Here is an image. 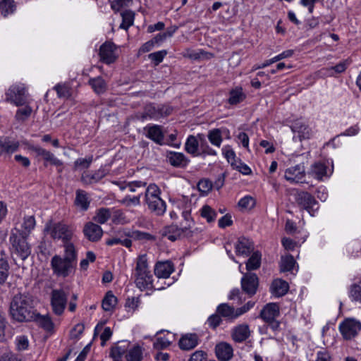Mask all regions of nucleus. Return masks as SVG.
Segmentation results:
<instances>
[{
    "label": "nucleus",
    "mask_w": 361,
    "mask_h": 361,
    "mask_svg": "<svg viewBox=\"0 0 361 361\" xmlns=\"http://www.w3.org/2000/svg\"><path fill=\"white\" fill-rule=\"evenodd\" d=\"M110 216L111 212L109 209L101 208L97 211L93 219L97 224H103L109 219Z\"/></svg>",
    "instance_id": "45"
},
{
    "label": "nucleus",
    "mask_w": 361,
    "mask_h": 361,
    "mask_svg": "<svg viewBox=\"0 0 361 361\" xmlns=\"http://www.w3.org/2000/svg\"><path fill=\"white\" fill-rule=\"evenodd\" d=\"M35 226V219L34 216H27L24 217L22 224V230L20 232L25 235H29Z\"/></svg>",
    "instance_id": "38"
},
{
    "label": "nucleus",
    "mask_w": 361,
    "mask_h": 361,
    "mask_svg": "<svg viewBox=\"0 0 361 361\" xmlns=\"http://www.w3.org/2000/svg\"><path fill=\"white\" fill-rule=\"evenodd\" d=\"M289 288L288 283L282 279L274 280L271 286V292L276 297H281L286 294Z\"/></svg>",
    "instance_id": "29"
},
{
    "label": "nucleus",
    "mask_w": 361,
    "mask_h": 361,
    "mask_svg": "<svg viewBox=\"0 0 361 361\" xmlns=\"http://www.w3.org/2000/svg\"><path fill=\"white\" fill-rule=\"evenodd\" d=\"M122 23L120 28L127 30L134 22L135 13L132 11H125L121 13Z\"/></svg>",
    "instance_id": "40"
},
{
    "label": "nucleus",
    "mask_w": 361,
    "mask_h": 361,
    "mask_svg": "<svg viewBox=\"0 0 361 361\" xmlns=\"http://www.w3.org/2000/svg\"><path fill=\"white\" fill-rule=\"evenodd\" d=\"M197 137L200 139V149L202 151V154H207V155H211V156H215L216 155V152L211 148L208 144L207 143V141L204 138V136L202 134H198Z\"/></svg>",
    "instance_id": "50"
},
{
    "label": "nucleus",
    "mask_w": 361,
    "mask_h": 361,
    "mask_svg": "<svg viewBox=\"0 0 361 361\" xmlns=\"http://www.w3.org/2000/svg\"><path fill=\"white\" fill-rule=\"evenodd\" d=\"M5 100L14 104L16 106H22L25 103V88L23 85H13L6 92Z\"/></svg>",
    "instance_id": "10"
},
{
    "label": "nucleus",
    "mask_w": 361,
    "mask_h": 361,
    "mask_svg": "<svg viewBox=\"0 0 361 361\" xmlns=\"http://www.w3.org/2000/svg\"><path fill=\"white\" fill-rule=\"evenodd\" d=\"M279 314V306L274 302L266 305L260 312V317L265 322L276 319Z\"/></svg>",
    "instance_id": "21"
},
{
    "label": "nucleus",
    "mask_w": 361,
    "mask_h": 361,
    "mask_svg": "<svg viewBox=\"0 0 361 361\" xmlns=\"http://www.w3.org/2000/svg\"><path fill=\"white\" fill-rule=\"evenodd\" d=\"M59 97L68 98L71 95V90L67 84H57L54 87Z\"/></svg>",
    "instance_id": "52"
},
{
    "label": "nucleus",
    "mask_w": 361,
    "mask_h": 361,
    "mask_svg": "<svg viewBox=\"0 0 361 361\" xmlns=\"http://www.w3.org/2000/svg\"><path fill=\"white\" fill-rule=\"evenodd\" d=\"M216 312L221 317L233 319L234 307L226 303L219 305L217 307Z\"/></svg>",
    "instance_id": "44"
},
{
    "label": "nucleus",
    "mask_w": 361,
    "mask_h": 361,
    "mask_svg": "<svg viewBox=\"0 0 361 361\" xmlns=\"http://www.w3.org/2000/svg\"><path fill=\"white\" fill-rule=\"evenodd\" d=\"M259 285V279L255 274H245L241 279L243 290L250 296L254 295Z\"/></svg>",
    "instance_id": "13"
},
{
    "label": "nucleus",
    "mask_w": 361,
    "mask_h": 361,
    "mask_svg": "<svg viewBox=\"0 0 361 361\" xmlns=\"http://www.w3.org/2000/svg\"><path fill=\"white\" fill-rule=\"evenodd\" d=\"M32 110L30 106H26L17 110L16 114V119L18 121H24L27 120L31 115Z\"/></svg>",
    "instance_id": "53"
},
{
    "label": "nucleus",
    "mask_w": 361,
    "mask_h": 361,
    "mask_svg": "<svg viewBox=\"0 0 361 361\" xmlns=\"http://www.w3.org/2000/svg\"><path fill=\"white\" fill-rule=\"evenodd\" d=\"M261 264V254L255 252L246 263V268L248 271L257 269Z\"/></svg>",
    "instance_id": "43"
},
{
    "label": "nucleus",
    "mask_w": 361,
    "mask_h": 361,
    "mask_svg": "<svg viewBox=\"0 0 361 361\" xmlns=\"http://www.w3.org/2000/svg\"><path fill=\"white\" fill-rule=\"evenodd\" d=\"M207 137L212 145L220 147L223 141L221 131L219 128H214L208 132Z\"/></svg>",
    "instance_id": "39"
},
{
    "label": "nucleus",
    "mask_w": 361,
    "mask_h": 361,
    "mask_svg": "<svg viewBox=\"0 0 361 361\" xmlns=\"http://www.w3.org/2000/svg\"><path fill=\"white\" fill-rule=\"evenodd\" d=\"M255 204V200L250 196H245L238 202V206L243 209H251Z\"/></svg>",
    "instance_id": "58"
},
{
    "label": "nucleus",
    "mask_w": 361,
    "mask_h": 361,
    "mask_svg": "<svg viewBox=\"0 0 361 361\" xmlns=\"http://www.w3.org/2000/svg\"><path fill=\"white\" fill-rule=\"evenodd\" d=\"M133 274L135 283L139 289L143 290L153 288V276L149 269L146 255H141L137 258Z\"/></svg>",
    "instance_id": "3"
},
{
    "label": "nucleus",
    "mask_w": 361,
    "mask_h": 361,
    "mask_svg": "<svg viewBox=\"0 0 361 361\" xmlns=\"http://www.w3.org/2000/svg\"><path fill=\"white\" fill-rule=\"evenodd\" d=\"M222 152L227 161L231 163L232 166H233L237 161L235 160V152L231 148L230 146H225L222 149Z\"/></svg>",
    "instance_id": "56"
},
{
    "label": "nucleus",
    "mask_w": 361,
    "mask_h": 361,
    "mask_svg": "<svg viewBox=\"0 0 361 361\" xmlns=\"http://www.w3.org/2000/svg\"><path fill=\"white\" fill-rule=\"evenodd\" d=\"M231 338L236 343H243L250 336L249 325L241 324L233 327L231 330Z\"/></svg>",
    "instance_id": "18"
},
{
    "label": "nucleus",
    "mask_w": 361,
    "mask_h": 361,
    "mask_svg": "<svg viewBox=\"0 0 361 361\" xmlns=\"http://www.w3.org/2000/svg\"><path fill=\"white\" fill-rule=\"evenodd\" d=\"M8 258V255L5 251H1V255H0V284L4 283L8 276L9 265Z\"/></svg>",
    "instance_id": "33"
},
{
    "label": "nucleus",
    "mask_w": 361,
    "mask_h": 361,
    "mask_svg": "<svg viewBox=\"0 0 361 361\" xmlns=\"http://www.w3.org/2000/svg\"><path fill=\"white\" fill-rule=\"evenodd\" d=\"M31 149L37 156H41L44 161L49 162L52 165L59 166L63 164L61 160L58 159L51 152L45 149L38 146L32 147Z\"/></svg>",
    "instance_id": "27"
},
{
    "label": "nucleus",
    "mask_w": 361,
    "mask_h": 361,
    "mask_svg": "<svg viewBox=\"0 0 361 361\" xmlns=\"http://www.w3.org/2000/svg\"><path fill=\"white\" fill-rule=\"evenodd\" d=\"M173 271V264L169 261L157 262L154 267V274L158 278H169Z\"/></svg>",
    "instance_id": "23"
},
{
    "label": "nucleus",
    "mask_w": 361,
    "mask_h": 361,
    "mask_svg": "<svg viewBox=\"0 0 361 361\" xmlns=\"http://www.w3.org/2000/svg\"><path fill=\"white\" fill-rule=\"evenodd\" d=\"M133 0H114L111 3V8L115 11H118L121 8L128 6Z\"/></svg>",
    "instance_id": "61"
},
{
    "label": "nucleus",
    "mask_w": 361,
    "mask_h": 361,
    "mask_svg": "<svg viewBox=\"0 0 361 361\" xmlns=\"http://www.w3.org/2000/svg\"><path fill=\"white\" fill-rule=\"evenodd\" d=\"M106 175V172L104 169H99L94 172H84L81 176L82 183L87 185L96 183L102 180Z\"/></svg>",
    "instance_id": "24"
},
{
    "label": "nucleus",
    "mask_w": 361,
    "mask_h": 361,
    "mask_svg": "<svg viewBox=\"0 0 361 361\" xmlns=\"http://www.w3.org/2000/svg\"><path fill=\"white\" fill-rule=\"evenodd\" d=\"M290 128L292 131L298 135L297 136L300 141L303 139H309L312 135L311 129L308 125L301 119L295 121Z\"/></svg>",
    "instance_id": "17"
},
{
    "label": "nucleus",
    "mask_w": 361,
    "mask_h": 361,
    "mask_svg": "<svg viewBox=\"0 0 361 361\" xmlns=\"http://www.w3.org/2000/svg\"><path fill=\"white\" fill-rule=\"evenodd\" d=\"M16 8L13 0H2L0 2V12L4 16L12 13Z\"/></svg>",
    "instance_id": "48"
},
{
    "label": "nucleus",
    "mask_w": 361,
    "mask_h": 361,
    "mask_svg": "<svg viewBox=\"0 0 361 361\" xmlns=\"http://www.w3.org/2000/svg\"><path fill=\"white\" fill-rule=\"evenodd\" d=\"M68 294L62 288L53 289L51 293L50 303L53 312L61 315L67 305Z\"/></svg>",
    "instance_id": "7"
},
{
    "label": "nucleus",
    "mask_w": 361,
    "mask_h": 361,
    "mask_svg": "<svg viewBox=\"0 0 361 361\" xmlns=\"http://www.w3.org/2000/svg\"><path fill=\"white\" fill-rule=\"evenodd\" d=\"M161 234L163 237L167 238L172 242L180 239L183 236H188L190 235L188 233L185 232L181 226L178 227L176 225H171L164 227L161 231Z\"/></svg>",
    "instance_id": "16"
},
{
    "label": "nucleus",
    "mask_w": 361,
    "mask_h": 361,
    "mask_svg": "<svg viewBox=\"0 0 361 361\" xmlns=\"http://www.w3.org/2000/svg\"><path fill=\"white\" fill-rule=\"evenodd\" d=\"M253 249L252 243L245 237L240 238L235 244V252L238 255L248 256Z\"/></svg>",
    "instance_id": "26"
},
{
    "label": "nucleus",
    "mask_w": 361,
    "mask_h": 361,
    "mask_svg": "<svg viewBox=\"0 0 361 361\" xmlns=\"http://www.w3.org/2000/svg\"><path fill=\"white\" fill-rule=\"evenodd\" d=\"M83 233L85 236L92 242L99 241L103 235V231L100 226L93 222L85 224Z\"/></svg>",
    "instance_id": "15"
},
{
    "label": "nucleus",
    "mask_w": 361,
    "mask_h": 361,
    "mask_svg": "<svg viewBox=\"0 0 361 361\" xmlns=\"http://www.w3.org/2000/svg\"><path fill=\"white\" fill-rule=\"evenodd\" d=\"M90 202L91 198L86 191L81 189H78L75 191L74 204L80 211H87L90 207Z\"/></svg>",
    "instance_id": "20"
},
{
    "label": "nucleus",
    "mask_w": 361,
    "mask_h": 361,
    "mask_svg": "<svg viewBox=\"0 0 361 361\" xmlns=\"http://www.w3.org/2000/svg\"><path fill=\"white\" fill-rule=\"evenodd\" d=\"M207 355L202 350H197L192 354L188 361H206Z\"/></svg>",
    "instance_id": "63"
},
{
    "label": "nucleus",
    "mask_w": 361,
    "mask_h": 361,
    "mask_svg": "<svg viewBox=\"0 0 361 361\" xmlns=\"http://www.w3.org/2000/svg\"><path fill=\"white\" fill-rule=\"evenodd\" d=\"M125 353V348L121 346L112 347L110 351V356L114 361H121V357Z\"/></svg>",
    "instance_id": "55"
},
{
    "label": "nucleus",
    "mask_w": 361,
    "mask_h": 361,
    "mask_svg": "<svg viewBox=\"0 0 361 361\" xmlns=\"http://www.w3.org/2000/svg\"><path fill=\"white\" fill-rule=\"evenodd\" d=\"M295 263L294 257L290 255L281 257L280 269L283 272L290 271L293 269Z\"/></svg>",
    "instance_id": "46"
},
{
    "label": "nucleus",
    "mask_w": 361,
    "mask_h": 361,
    "mask_svg": "<svg viewBox=\"0 0 361 361\" xmlns=\"http://www.w3.org/2000/svg\"><path fill=\"white\" fill-rule=\"evenodd\" d=\"M143 130L146 132V136L154 142L159 145L163 142L164 135L161 126L158 125L147 126Z\"/></svg>",
    "instance_id": "22"
},
{
    "label": "nucleus",
    "mask_w": 361,
    "mask_h": 361,
    "mask_svg": "<svg viewBox=\"0 0 361 361\" xmlns=\"http://www.w3.org/2000/svg\"><path fill=\"white\" fill-rule=\"evenodd\" d=\"M221 322L222 319H221V317L219 314H212L207 319V323L209 326L212 329H216L218 326L221 324Z\"/></svg>",
    "instance_id": "62"
},
{
    "label": "nucleus",
    "mask_w": 361,
    "mask_h": 361,
    "mask_svg": "<svg viewBox=\"0 0 361 361\" xmlns=\"http://www.w3.org/2000/svg\"><path fill=\"white\" fill-rule=\"evenodd\" d=\"M18 147V142L12 141L8 137H0V154L3 153H13Z\"/></svg>",
    "instance_id": "30"
},
{
    "label": "nucleus",
    "mask_w": 361,
    "mask_h": 361,
    "mask_svg": "<svg viewBox=\"0 0 361 361\" xmlns=\"http://www.w3.org/2000/svg\"><path fill=\"white\" fill-rule=\"evenodd\" d=\"M32 321H35L38 326L44 329L47 331H51L54 329V323L49 315H41L37 312H35V317H33V319Z\"/></svg>",
    "instance_id": "31"
},
{
    "label": "nucleus",
    "mask_w": 361,
    "mask_h": 361,
    "mask_svg": "<svg viewBox=\"0 0 361 361\" xmlns=\"http://www.w3.org/2000/svg\"><path fill=\"white\" fill-rule=\"evenodd\" d=\"M198 336L196 334H187L183 335L179 341V347L184 350L195 348L198 344Z\"/></svg>",
    "instance_id": "25"
},
{
    "label": "nucleus",
    "mask_w": 361,
    "mask_h": 361,
    "mask_svg": "<svg viewBox=\"0 0 361 361\" xmlns=\"http://www.w3.org/2000/svg\"><path fill=\"white\" fill-rule=\"evenodd\" d=\"M197 188L202 194L207 195L212 190V183L209 180L202 179L198 182Z\"/></svg>",
    "instance_id": "54"
},
{
    "label": "nucleus",
    "mask_w": 361,
    "mask_h": 361,
    "mask_svg": "<svg viewBox=\"0 0 361 361\" xmlns=\"http://www.w3.org/2000/svg\"><path fill=\"white\" fill-rule=\"evenodd\" d=\"M117 303V298L114 295L111 291L106 293L104 298L102 300V308L104 311H111Z\"/></svg>",
    "instance_id": "37"
},
{
    "label": "nucleus",
    "mask_w": 361,
    "mask_h": 361,
    "mask_svg": "<svg viewBox=\"0 0 361 361\" xmlns=\"http://www.w3.org/2000/svg\"><path fill=\"white\" fill-rule=\"evenodd\" d=\"M327 166L322 162H316L311 166L308 174L314 178L321 180L324 176H326Z\"/></svg>",
    "instance_id": "32"
},
{
    "label": "nucleus",
    "mask_w": 361,
    "mask_h": 361,
    "mask_svg": "<svg viewBox=\"0 0 361 361\" xmlns=\"http://www.w3.org/2000/svg\"><path fill=\"white\" fill-rule=\"evenodd\" d=\"M166 54L167 51L166 50H161L150 54L149 58L154 62L155 65H158L163 61Z\"/></svg>",
    "instance_id": "59"
},
{
    "label": "nucleus",
    "mask_w": 361,
    "mask_h": 361,
    "mask_svg": "<svg viewBox=\"0 0 361 361\" xmlns=\"http://www.w3.org/2000/svg\"><path fill=\"white\" fill-rule=\"evenodd\" d=\"M88 82L97 94H103L106 91V83L102 77L90 78Z\"/></svg>",
    "instance_id": "35"
},
{
    "label": "nucleus",
    "mask_w": 361,
    "mask_h": 361,
    "mask_svg": "<svg viewBox=\"0 0 361 361\" xmlns=\"http://www.w3.org/2000/svg\"><path fill=\"white\" fill-rule=\"evenodd\" d=\"M166 158L169 162L176 167H185L189 161L185 156L180 152H169L166 155Z\"/></svg>",
    "instance_id": "28"
},
{
    "label": "nucleus",
    "mask_w": 361,
    "mask_h": 361,
    "mask_svg": "<svg viewBox=\"0 0 361 361\" xmlns=\"http://www.w3.org/2000/svg\"><path fill=\"white\" fill-rule=\"evenodd\" d=\"M28 236L21 233L18 228H14L11 230L10 243L22 260L27 259L31 253L30 246L27 242Z\"/></svg>",
    "instance_id": "6"
},
{
    "label": "nucleus",
    "mask_w": 361,
    "mask_h": 361,
    "mask_svg": "<svg viewBox=\"0 0 361 361\" xmlns=\"http://www.w3.org/2000/svg\"><path fill=\"white\" fill-rule=\"evenodd\" d=\"M16 345L18 350H25L29 346V341L25 336H20L16 338Z\"/></svg>",
    "instance_id": "60"
},
{
    "label": "nucleus",
    "mask_w": 361,
    "mask_h": 361,
    "mask_svg": "<svg viewBox=\"0 0 361 361\" xmlns=\"http://www.w3.org/2000/svg\"><path fill=\"white\" fill-rule=\"evenodd\" d=\"M245 97L246 95L243 92L242 87H237L230 90L228 102L231 105H236L243 102Z\"/></svg>",
    "instance_id": "34"
},
{
    "label": "nucleus",
    "mask_w": 361,
    "mask_h": 361,
    "mask_svg": "<svg viewBox=\"0 0 361 361\" xmlns=\"http://www.w3.org/2000/svg\"><path fill=\"white\" fill-rule=\"evenodd\" d=\"M127 361H141L142 360V350L140 345H135L130 349L126 355Z\"/></svg>",
    "instance_id": "42"
},
{
    "label": "nucleus",
    "mask_w": 361,
    "mask_h": 361,
    "mask_svg": "<svg viewBox=\"0 0 361 361\" xmlns=\"http://www.w3.org/2000/svg\"><path fill=\"white\" fill-rule=\"evenodd\" d=\"M215 354L220 361H229L233 355V349L228 343L221 342L215 347Z\"/></svg>",
    "instance_id": "19"
},
{
    "label": "nucleus",
    "mask_w": 361,
    "mask_h": 361,
    "mask_svg": "<svg viewBox=\"0 0 361 361\" xmlns=\"http://www.w3.org/2000/svg\"><path fill=\"white\" fill-rule=\"evenodd\" d=\"M9 311L11 317L19 322H31L36 312L32 295L16 294L11 300Z\"/></svg>",
    "instance_id": "2"
},
{
    "label": "nucleus",
    "mask_w": 361,
    "mask_h": 361,
    "mask_svg": "<svg viewBox=\"0 0 361 361\" xmlns=\"http://www.w3.org/2000/svg\"><path fill=\"white\" fill-rule=\"evenodd\" d=\"M77 264V251L73 244L64 246L63 256L55 255L51 259L54 274L58 277L66 278L75 271Z\"/></svg>",
    "instance_id": "1"
},
{
    "label": "nucleus",
    "mask_w": 361,
    "mask_h": 361,
    "mask_svg": "<svg viewBox=\"0 0 361 361\" xmlns=\"http://www.w3.org/2000/svg\"><path fill=\"white\" fill-rule=\"evenodd\" d=\"M173 111V108L168 105H147L145 109L146 116L152 119H159L169 116Z\"/></svg>",
    "instance_id": "12"
},
{
    "label": "nucleus",
    "mask_w": 361,
    "mask_h": 361,
    "mask_svg": "<svg viewBox=\"0 0 361 361\" xmlns=\"http://www.w3.org/2000/svg\"><path fill=\"white\" fill-rule=\"evenodd\" d=\"M351 63V61L350 59H345L341 62H339L338 64H336L334 66H332L329 68H326V71L329 73L330 75H333V73H331L332 71L336 72V73H341L344 72L346 68L350 66Z\"/></svg>",
    "instance_id": "51"
},
{
    "label": "nucleus",
    "mask_w": 361,
    "mask_h": 361,
    "mask_svg": "<svg viewBox=\"0 0 361 361\" xmlns=\"http://www.w3.org/2000/svg\"><path fill=\"white\" fill-rule=\"evenodd\" d=\"M350 296L355 300H361V286L353 284L350 288Z\"/></svg>",
    "instance_id": "64"
},
{
    "label": "nucleus",
    "mask_w": 361,
    "mask_h": 361,
    "mask_svg": "<svg viewBox=\"0 0 361 361\" xmlns=\"http://www.w3.org/2000/svg\"><path fill=\"white\" fill-rule=\"evenodd\" d=\"M199 142L197 137L194 135L188 136L185 145V149L188 153L194 157L198 156L200 153L198 152Z\"/></svg>",
    "instance_id": "36"
},
{
    "label": "nucleus",
    "mask_w": 361,
    "mask_h": 361,
    "mask_svg": "<svg viewBox=\"0 0 361 361\" xmlns=\"http://www.w3.org/2000/svg\"><path fill=\"white\" fill-rule=\"evenodd\" d=\"M173 338V336L168 332L166 336H159L156 339V341L154 343L153 346L156 350H162L169 347L171 344V338Z\"/></svg>",
    "instance_id": "41"
},
{
    "label": "nucleus",
    "mask_w": 361,
    "mask_h": 361,
    "mask_svg": "<svg viewBox=\"0 0 361 361\" xmlns=\"http://www.w3.org/2000/svg\"><path fill=\"white\" fill-rule=\"evenodd\" d=\"M116 46L111 42H106L99 48L101 61L106 64L114 63L116 56L115 54Z\"/></svg>",
    "instance_id": "14"
},
{
    "label": "nucleus",
    "mask_w": 361,
    "mask_h": 361,
    "mask_svg": "<svg viewBox=\"0 0 361 361\" xmlns=\"http://www.w3.org/2000/svg\"><path fill=\"white\" fill-rule=\"evenodd\" d=\"M297 204L303 209H305L311 216H314V212L319 208L318 202L310 193L300 191L295 196Z\"/></svg>",
    "instance_id": "8"
},
{
    "label": "nucleus",
    "mask_w": 361,
    "mask_h": 361,
    "mask_svg": "<svg viewBox=\"0 0 361 361\" xmlns=\"http://www.w3.org/2000/svg\"><path fill=\"white\" fill-rule=\"evenodd\" d=\"M160 189L155 184H150L145 189V202L148 208L157 215H162L166 211V203L160 197Z\"/></svg>",
    "instance_id": "5"
},
{
    "label": "nucleus",
    "mask_w": 361,
    "mask_h": 361,
    "mask_svg": "<svg viewBox=\"0 0 361 361\" xmlns=\"http://www.w3.org/2000/svg\"><path fill=\"white\" fill-rule=\"evenodd\" d=\"M182 217L184 220V222L180 223V226L183 228L185 232L190 234V228L193 224V221L191 217V213L189 210H185L182 212Z\"/></svg>",
    "instance_id": "49"
},
{
    "label": "nucleus",
    "mask_w": 361,
    "mask_h": 361,
    "mask_svg": "<svg viewBox=\"0 0 361 361\" xmlns=\"http://www.w3.org/2000/svg\"><path fill=\"white\" fill-rule=\"evenodd\" d=\"M360 329L361 323L353 318H347L339 325L340 332L346 340L354 338Z\"/></svg>",
    "instance_id": "9"
},
{
    "label": "nucleus",
    "mask_w": 361,
    "mask_h": 361,
    "mask_svg": "<svg viewBox=\"0 0 361 361\" xmlns=\"http://www.w3.org/2000/svg\"><path fill=\"white\" fill-rule=\"evenodd\" d=\"M44 231L47 232L54 240H61L63 243V247L66 244H73L71 240L73 236L74 228L63 221H49L46 224Z\"/></svg>",
    "instance_id": "4"
},
{
    "label": "nucleus",
    "mask_w": 361,
    "mask_h": 361,
    "mask_svg": "<svg viewBox=\"0 0 361 361\" xmlns=\"http://www.w3.org/2000/svg\"><path fill=\"white\" fill-rule=\"evenodd\" d=\"M306 173L304 164L301 163L294 166H290L285 171L284 178L290 183H305Z\"/></svg>",
    "instance_id": "11"
},
{
    "label": "nucleus",
    "mask_w": 361,
    "mask_h": 361,
    "mask_svg": "<svg viewBox=\"0 0 361 361\" xmlns=\"http://www.w3.org/2000/svg\"><path fill=\"white\" fill-rule=\"evenodd\" d=\"M204 52L202 50L195 51L192 49H186L183 53V56L185 58H188L192 60H198L201 59L204 55Z\"/></svg>",
    "instance_id": "57"
},
{
    "label": "nucleus",
    "mask_w": 361,
    "mask_h": 361,
    "mask_svg": "<svg viewBox=\"0 0 361 361\" xmlns=\"http://www.w3.org/2000/svg\"><path fill=\"white\" fill-rule=\"evenodd\" d=\"M200 215L206 219L208 223L214 222L216 218V212L209 205H204L200 209Z\"/></svg>",
    "instance_id": "47"
}]
</instances>
